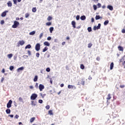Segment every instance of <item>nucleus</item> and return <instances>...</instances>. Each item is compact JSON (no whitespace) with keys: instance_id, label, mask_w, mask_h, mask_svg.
Wrapping results in <instances>:
<instances>
[{"instance_id":"obj_1","label":"nucleus","mask_w":125,"mask_h":125,"mask_svg":"<svg viewBox=\"0 0 125 125\" xmlns=\"http://www.w3.org/2000/svg\"><path fill=\"white\" fill-rule=\"evenodd\" d=\"M37 97H38V95L36 93H33L31 95L30 99L31 100H36Z\"/></svg>"},{"instance_id":"obj_41","label":"nucleus","mask_w":125,"mask_h":125,"mask_svg":"<svg viewBox=\"0 0 125 125\" xmlns=\"http://www.w3.org/2000/svg\"><path fill=\"white\" fill-rule=\"evenodd\" d=\"M42 36H43V33H41L39 36L40 39H42Z\"/></svg>"},{"instance_id":"obj_25","label":"nucleus","mask_w":125,"mask_h":125,"mask_svg":"<svg viewBox=\"0 0 125 125\" xmlns=\"http://www.w3.org/2000/svg\"><path fill=\"white\" fill-rule=\"evenodd\" d=\"M31 44H28L25 46V49H27V48H31Z\"/></svg>"},{"instance_id":"obj_32","label":"nucleus","mask_w":125,"mask_h":125,"mask_svg":"<svg viewBox=\"0 0 125 125\" xmlns=\"http://www.w3.org/2000/svg\"><path fill=\"white\" fill-rule=\"evenodd\" d=\"M80 68L82 70H83V69H84V65H83V64H81Z\"/></svg>"},{"instance_id":"obj_63","label":"nucleus","mask_w":125,"mask_h":125,"mask_svg":"<svg viewBox=\"0 0 125 125\" xmlns=\"http://www.w3.org/2000/svg\"><path fill=\"white\" fill-rule=\"evenodd\" d=\"M58 42V40H57V39H55L54 40V42Z\"/></svg>"},{"instance_id":"obj_54","label":"nucleus","mask_w":125,"mask_h":125,"mask_svg":"<svg viewBox=\"0 0 125 125\" xmlns=\"http://www.w3.org/2000/svg\"><path fill=\"white\" fill-rule=\"evenodd\" d=\"M124 58H125V56L124 57H122V59L120 60V62H122V61H124Z\"/></svg>"},{"instance_id":"obj_8","label":"nucleus","mask_w":125,"mask_h":125,"mask_svg":"<svg viewBox=\"0 0 125 125\" xmlns=\"http://www.w3.org/2000/svg\"><path fill=\"white\" fill-rule=\"evenodd\" d=\"M8 12V11H5L3 13H1V17H5L6 16V14Z\"/></svg>"},{"instance_id":"obj_61","label":"nucleus","mask_w":125,"mask_h":125,"mask_svg":"<svg viewBox=\"0 0 125 125\" xmlns=\"http://www.w3.org/2000/svg\"><path fill=\"white\" fill-rule=\"evenodd\" d=\"M29 88H30V89H33V88H34V86H30Z\"/></svg>"},{"instance_id":"obj_40","label":"nucleus","mask_w":125,"mask_h":125,"mask_svg":"<svg viewBox=\"0 0 125 125\" xmlns=\"http://www.w3.org/2000/svg\"><path fill=\"white\" fill-rule=\"evenodd\" d=\"M40 95H41V96H42V98H44V96H45L46 94H44L42 95V93H40Z\"/></svg>"},{"instance_id":"obj_48","label":"nucleus","mask_w":125,"mask_h":125,"mask_svg":"<svg viewBox=\"0 0 125 125\" xmlns=\"http://www.w3.org/2000/svg\"><path fill=\"white\" fill-rule=\"evenodd\" d=\"M76 20H80V16L79 15H77L76 16Z\"/></svg>"},{"instance_id":"obj_60","label":"nucleus","mask_w":125,"mask_h":125,"mask_svg":"<svg viewBox=\"0 0 125 125\" xmlns=\"http://www.w3.org/2000/svg\"><path fill=\"white\" fill-rule=\"evenodd\" d=\"M96 60L98 61H99V60H100V58L99 57H98L96 59Z\"/></svg>"},{"instance_id":"obj_35","label":"nucleus","mask_w":125,"mask_h":125,"mask_svg":"<svg viewBox=\"0 0 125 125\" xmlns=\"http://www.w3.org/2000/svg\"><path fill=\"white\" fill-rule=\"evenodd\" d=\"M52 20V17H50V16H49L48 18H47V21H50V20Z\"/></svg>"},{"instance_id":"obj_51","label":"nucleus","mask_w":125,"mask_h":125,"mask_svg":"<svg viewBox=\"0 0 125 125\" xmlns=\"http://www.w3.org/2000/svg\"><path fill=\"white\" fill-rule=\"evenodd\" d=\"M43 101L42 100H39V103H40V104H42Z\"/></svg>"},{"instance_id":"obj_29","label":"nucleus","mask_w":125,"mask_h":125,"mask_svg":"<svg viewBox=\"0 0 125 125\" xmlns=\"http://www.w3.org/2000/svg\"><path fill=\"white\" fill-rule=\"evenodd\" d=\"M38 81V76H35L34 79V82H37Z\"/></svg>"},{"instance_id":"obj_20","label":"nucleus","mask_w":125,"mask_h":125,"mask_svg":"<svg viewBox=\"0 0 125 125\" xmlns=\"http://www.w3.org/2000/svg\"><path fill=\"white\" fill-rule=\"evenodd\" d=\"M53 30H54V28L53 27H50L49 31L51 34H52V32H53Z\"/></svg>"},{"instance_id":"obj_55","label":"nucleus","mask_w":125,"mask_h":125,"mask_svg":"<svg viewBox=\"0 0 125 125\" xmlns=\"http://www.w3.org/2000/svg\"><path fill=\"white\" fill-rule=\"evenodd\" d=\"M122 33H123V34H125V29H122Z\"/></svg>"},{"instance_id":"obj_49","label":"nucleus","mask_w":125,"mask_h":125,"mask_svg":"<svg viewBox=\"0 0 125 125\" xmlns=\"http://www.w3.org/2000/svg\"><path fill=\"white\" fill-rule=\"evenodd\" d=\"M14 4H17V0H13Z\"/></svg>"},{"instance_id":"obj_24","label":"nucleus","mask_w":125,"mask_h":125,"mask_svg":"<svg viewBox=\"0 0 125 125\" xmlns=\"http://www.w3.org/2000/svg\"><path fill=\"white\" fill-rule=\"evenodd\" d=\"M108 23H109V21L106 20L104 22V26H106V25H108Z\"/></svg>"},{"instance_id":"obj_26","label":"nucleus","mask_w":125,"mask_h":125,"mask_svg":"<svg viewBox=\"0 0 125 125\" xmlns=\"http://www.w3.org/2000/svg\"><path fill=\"white\" fill-rule=\"evenodd\" d=\"M48 49V48L47 47H45L44 49L42 50L43 52H45Z\"/></svg>"},{"instance_id":"obj_23","label":"nucleus","mask_w":125,"mask_h":125,"mask_svg":"<svg viewBox=\"0 0 125 125\" xmlns=\"http://www.w3.org/2000/svg\"><path fill=\"white\" fill-rule=\"evenodd\" d=\"M111 94H108V95H107V97L106 98V99L107 100H110V99H111Z\"/></svg>"},{"instance_id":"obj_39","label":"nucleus","mask_w":125,"mask_h":125,"mask_svg":"<svg viewBox=\"0 0 125 125\" xmlns=\"http://www.w3.org/2000/svg\"><path fill=\"white\" fill-rule=\"evenodd\" d=\"M97 6H98V8H100V7H101V3H98L97 4Z\"/></svg>"},{"instance_id":"obj_15","label":"nucleus","mask_w":125,"mask_h":125,"mask_svg":"<svg viewBox=\"0 0 125 125\" xmlns=\"http://www.w3.org/2000/svg\"><path fill=\"white\" fill-rule=\"evenodd\" d=\"M118 48L119 50H120V51H124V47H123L121 46H119L118 47Z\"/></svg>"},{"instance_id":"obj_36","label":"nucleus","mask_w":125,"mask_h":125,"mask_svg":"<svg viewBox=\"0 0 125 125\" xmlns=\"http://www.w3.org/2000/svg\"><path fill=\"white\" fill-rule=\"evenodd\" d=\"M25 18H28V17H29V16H30V14H29V13H26L25 14Z\"/></svg>"},{"instance_id":"obj_14","label":"nucleus","mask_w":125,"mask_h":125,"mask_svg":"<svg viewBox=\"0 0 125 125\" xmlns=\"http://www.w3.org/2000/svg\"><path fill=\"white\" fill-rule=\"evenodd\" d=\"M44 45H45L46 46H49V45H50V44L49 43V42H45L43 43Z\"/></svg>"},{"instance_id":"obj_17","label":"nucleus","mask_w":125,"mask_h":125,"mask_svg":"<svg viewBox=\"0 0 125 125\" xmlns=\"http://www.w3.org/2000/svg\"><path fill=\"white\" fill-rule=\"evenodd\" d=\"M96 20H99V19H102V18L100 16L97 15L95 17Z\"/></svg>"},{"instance_id":"obj_7","label":"nucleus","mask_w":125,"mask_h":125,"mask_svg":"<svg viewBox=\"0 0 125 125\" xmlns=\"http://www.w3.org/2000/svg\"><path fill=\"white\" fill-rule=\"evenodd\" d=\"M39 89H40V91H42V90L44 89V85H43L42 84H40L39 85Z\"/></svg>"},{"instance_id":"obj_27","label":"nucleus","mask_w":125,"mask_h":125,"mask_svg":"<svg viewBox=\"0 0 125 125\" xmlns=\"http://www.w3.org/2000/svg\"><path fill=\"white\" fill-rule=\"evenodd\" d=\"M19 100L20 102H22V103H24V101H23V99L22 98V97H20L19 98Z\"/></svg>"},{"instance_id":"obj_19","label":"nucleus","mask_w":125,"mask_h":125,"mask_svg":"<svg viewBox=\"0 0 125 125\" xmlns=\"http://www.w3.org/2000/svg\"><path fill=\"white\" fill-rule=\"evenodd\" d=\"M113 68H114V62H111L110 64V69L113 70Z\"/></svg>"},{"instance_id":"obj_30","label":"nucleus","mask_w":125,"mask_h":125,"mask_svg":"<svg viewBox=\"0 0 125 125\" xmlns=\"http://www.w3.org/2000/svg\"><path fill=\"white\" fill-rule=\"evenodd\" d=\"M36 118L35 117H33L30 119V123H33V122H34V121H35Z\"/></svg>"},{"instance_id":"obj_44","label":"nucleus","mask_w":125,"mask_h":125,"mask_svg":"<svg viewBox=\"0 0 125 125\" xmlns=\"http://www.w3.org/2000/svg\"><path fill=\"white\" fill-rule=\"evenodd\" d=\"M45 108L47 110H49V108H50V106L49 105H48L45 106Z\"/></svg>"},{"instance_id":"obj_53","label":"nucleus","mask_w":125,"mask_h":125,"mask_svg":"<svg viewBox=\"0 0 125 125\" xmlns=\"http://www.w3.org/2000/svg\"><path fill=\"white\" fill-rule=\"evenodd\" d=\"M47 41H50L51 40V37H48L47 38Z\"/></svg>"},{"instance_id":"obj_33","label":"nucleus","mask_w":125,"mask_h":125,"mask_svg":"<svg viewBox=\"0 0 125 125\" xmlns=\"http://www.w3.org/2000/svg\"><path fill=\"white\" fill-rule=\"evenodd\" d=\"M46 26H51V22H48L46 23Z\"/></svg>"},{"instance_id":"obj_62","label":"nucleus","mask_w":125,"mask_h":125,"mask_svg":"<svg viewBox=\"0 0 125 125\" xmlns=\"http://www.w3.org/2000/svg\"><path fill=\"white\" fill-rule=\"evenodd\" d=\"M9 117H10L11 118H13L14 115H9Z\"/></svg>"},{"instance_id":"obj_2","label":"nucleus","mask_w":125,"mask_h":125,"mask_svg":"<svg viewBox=\"0 0 125 125\" xmlns=\"http://www.w3.org/2000/svg\"><path fill=\"white\" fill-rule=\"evenodd\" d=\"M18 26H19V22H18L17 21H15L14 22V24L12 25V27L14 29H15V28H17V27H18Z\"/></svg>"},{"instance_id":"obj_12","label":"nucleus","mask_w":125,"mask_h":125,"mask_svg":"<svg viewBox=\"0 0 125 125\" xmlns=\"http://www.w3.org/2000/svg\"><path fill=\"white\" fill-rule=\"evenodd\" d=\"M7 4L8 7H11V6H12V3L10 1H9L7 2Z\"/></svg>"},{"instance_id":"obj_16","label":"nucleus","mask_w":125,"mask_h":125,"mask_svg":"<svg viewBox=\"0 0 125 125\" xmlns=\"http://www.w3.org/2000/svg\"><path fill=\"white\" fill-rule=\"evenodd\" d=\"M80 19L83 21L86 19V18L85 17V16H82L80 17Z\"/></svg>"},{"instance_id":"obj_21","label":"nucleus","mask_w":125,"mask_h":125,"mask_svg":"<svg viewBox=\"0 0 125 125\" xmlns=\"http://www.w3.org/2000/svg\"><path fill=\"white\" fill-rule=\"evenodd\" d=\"M35 34H36V31H33L29 33V35H30V36H34V35H35Z\"/></svg>"},{"instance_id":"obj_31","label":"nucleus","mask_w":125,"mask_h":125,"mask_svg":"<svg viewBox=\"0 0 125 125\" xmlns=\"http://www.w3.org/2000/svg\"><path fill=\"white\" fill-rule=\"evenodd\" d=\"M32 12H36V11H37V9L36 7H33L32 9Z\"/></svg>"},{"instance_id":"obj_18","label":"nucleus","mask_w":125,"mask_h":125,"mask_svg":"<svg viewBox=\"0 0 125 125\" xmlns=\"http://www.w3.org/2000/svg\"><path fill=\"white\" fill-rule=\"evenodd\" d=\"M71 24L73 28H76V22L75 21H72Z\"/></svg>"},{"instance_id":"obj_11","label":"nucleus","mask_w":125,"mask_h":125,"mask_svg":"<svg viewBox=\"0 0 125 125\" xmlns=\"http://www.w3.org/2000/svg\"><path fill=\"white\" fill-rule=\"evenodd\" d=\"M23 70H24V67L22 66V67H21L17 69V72H19L21 71H23Z\"/></svg>"},{"instance_id":"obj_59","label":"nucleus","mask_w":125,"mask_h":125,"mask_svg":"<svg viewBox=\"0 0 125 125\" xmlns=\"http://www.w3.org/2000/svg\"><path fill=\"white\" fill-rule=\"evenodd\" d=\"M91 22H92V23H93V22H94V18H92L91 19Z\"/></svg>"},{"instance_id":"obj_45","label":"nucleus","mask_w":125,"mask_h":125,"mask_svg":"<svg viewBox=\"0 0 125 125\" xmlns=\"http://www.w3.org/2000/svg\"><path fill=\"white\" fill-rule=\"evenodd\" d=\"M36 57H38L39 58L40 57V53H37L36 55Z\"/></svg>"},{"instance_id":"obj_3","label":"nucleus","mask_w":125,"mask_h":125,"mask_svg":"<svg viewBox=\"0 0 125 125\" xmlns=\"http://www.w3.org/2000/svg\"><path fill=\"white\" fill-rule=\"evenodd\" d=\"M25 44V41L21 40L19 41L18 42V46H20V45H24Z\"/></svg>"},{"instance_id":"obj_38","label":"nucleus","mask_w":125,"mask_h":125,"mask_svg":"<svg viewBox=\"0 0 125 125\" xmlns=\"http://www.w3.org/2000/svg\"><path fill=\"white\" fill-rule=\"evenodd\" d=\"M49 115H53V113L52 112V110H49L48 112Z\"/></svg>"},{"instance_id":"obj_52","label":"nucleus","mask_w":125,"mask_h":125,"mask_svg":"<svg viewBox=\"0 0 125 125\" xmlns=\"http://www.w3.org/2000/svg\"><path fill=\"white\" fill-rule=\"evenodd\" d=\"M4 81V78L2 77L1 79V83H3V82Z\"/></svg>"},{"instance_id":"obj_42","label":"nucleus","mask_w":125,"mask_h":125,"mask_svg":"<svg viewBox=\"0 0 125 125\" xmlns=\"http://www.w3.org/2000/svg\"><path fill=\"white\" fill-rule=\"evenodd\" d=\"M93 8L94 10H96V9H97V6H96V5H94Z\"/></svg>"},{"instance_id":"obj_9","label":"nucleus","mask_w":125,"mask_h":125,"mask_svg":"<svg viewBox=\"0 0 125 125\" xmlns=\"http://www.w3.org/2000/svg\"><path fill=\"white\" fill-rule=\"evenodd\" d=\"M31 104L32 106H36L37 105V102L36 101H31Z\"/></svg>"},{"instance_id":"obj_50","label":"nucleus","mask_w":125,"mask_h":125,"mask_svg":"<svg viewBox=\"0 0 125 125\" xmlns=\"http://www.w3.org/2000/svg\"><path fill=\"white\" fill-rule=\"evenodd\" d=\"M35 87H36V88H38L39 87V83H36Z\"/></svg>"},{"instance_id":"obj_57","label":"nucleus","mask_w":125,"mask_h":125,"mask_svg":"<svg viewBox=\"0 0 125 125\" xmlns=\"http://www.w3.org/2000/svg\"><path fill=\"white\" fill-rule=\"evenodd\" d=\"M15 118V119H18V118H19V116L18 115H16Z\"/></svg>"},{"instance_id":"obj_56","label":"nucleus","mask_w":125,"mask_h":125,"mask_svg":"<svg viewBox=\"0 0 125 125\" xmlns=\"http://www.w3.org/2000/svg\"><path fill=\"white\" fill-rule=\"evenodd\" d=\"M27 53H28V55H29V56L31 55V51L30 50H28L27 51Z\"/></svg>"},{"instance_id":"obj_13","label":"nucleus","mask_w":125,"mask_h":125,"mask_svg":"<svg viewBox=\"0 0 125 125\" xmlns=\"http://www.w3.org/2000/svg\"><path fill=\"white\" fill-rule=\"evenodd\" d=\"M107 7L108 9H109V10H111V11H112L113 9V6L112 5H108Z\"/></svg>"},{"instance_id":"obj_43","label":"nucleus","mask_w":125,"mask_h":125,"mask_svg":"<svg viewBox=\"0 0 125 125\" xmlns=\"http://www.w3.org/2000/svg\"><path fill=\"white\" fill-rule=\"evenodd\" d=\"M9 69L11 71H12L14 69V67L13 66H10Z\"/></svg>"},{"instance_id":"obj_64","label":"nucleus","mask_w":125,"mask_h":125,"mask_svg":"<svg viewBox=\"0 0 125 125\" xmlns=\"http://www.w3.org/2000/svg\"><path fill=\"white\" fill-rule=\"evenodd\" d=\"M63 86H64V84L62 83V84H61V87H63Z\"/></svg>"},{"instance_id":"obj_34","label":"nucleus","mask_w":125,"mask_h":125,"mask_svg":"<svg viewBox=\"0 0 125 125\" xmlns=\"http://www.w3.org/2000/svg\"><path fill=\"white\" fill-rule=\"evenodd\" d=\"M88 32H91L92 31V29H91V27H89L87 28Z\"/></svg>"},{"instance_id":"obj_5","label":"nucleus","mask_w":125,"mask_h":125,"mask_svg":"<svg viewBox=\"0 0 125 125\" xmlns=\"http://www.w3.org/2000/svg\"><path fill=\"white\" fill-rule=\"evenodd\" d=\"M101 27V24L99 23L98 25L97 26H94L93 27L94 31H96V30H99L100 29V27Z\"/></svg>"},{"instance_id":"obj_46","label":"nucleus","mask_w":125,"mask_h":125,"mask_svg":"<svg viewBox=\"0 0 125 125\" xmlns=\"http://www.w3.org/2000/svg\"><path fill=\"white\" fill-rule=\"evenodd\" d=\"M46 72H50V68L49 67H48L46 69Z\"/></svg>"},{"instance_id":"obj_58","label":"nucleus","mask_w":125,"mask_h":125,"mask_svg":"<svg viewBox=\"0 0 125 125\" xmlns=\"http://www.w3.org/2000/svg\"><path fill=\"white\" fill-rule=\"evenodd\" d=\"M1 72H2V73H5V70H4V68H3V69H2Z\"/></svg>"},{"instance_id":"obj_6","label":"nucleus","mask_w":125,"mask_h":125,"mask_svg":"<svg viewBox=\"0 0 125 125\" xmlns=\"http://www.w3.org/2000/svg\"><path fill=\"white\" fill-rule=\"evenodd\" d=\"M12 104V101L10 100L9 101L8 103L7 104V107L10 108V107H11Z\"/></svg>"},{"instance_id":"obj_28","label":"nucleus","mask_w":125,"mask_h":125,"mask_svg":"<svg viewBox=\"0 0 125 125\" xmlns=\"http://www.w3.org/2000/svg\"><path fill=\"white\" fill-rule=\"evenodd\" d=\"M11 110L9 109H7L6 110V112L7 114H10Z\"/></svg>"},{"instance_id":"obj_10","label":"nucleus","mask_w":125,"mask_h":125,"mask_svg":"<svg viewBox=\"0 0 125 125\" xmlns=\"http://www.w3.org/2000/svg\"><path fill=\"white\" fill-rule=\"evenodd\" d=\"M68 88H74L75 89H76V86H75V85H68Z\"/></svg>"},{"instance_id":"obj_22","label":"nucleus","mask_w":125,"mask_h":125,"mask_svg":"<svg viewBox=\"0 0 125 125\" xmlns=\"http://www.w3.org/2000/svg\"><path fill=\"white\" fill-rule=\"evenodd\" d=\"M12 56H13V55L12 54H9L7 55V57L9 59H10L12 57Z\"/></svg>"},{"instance_id":"obj_47","label":"nucleus","mask_w":125,"mask_h":125,"mask_svg":"<svg viewBox=\"0 0 125 125\" xmlns=\"http://www.w3.org/2000/svg\"><path fill=\"white\" fill-rule=\"evenodd\" d=\"M0 24L1 25H3V24H4V21L3 20L1 21Z\"/></svg>"},{"instance_id":"obj_4","label":"nucleus","mask_w":125,"mask_h":125,"mask_svg":"<svg viewBox=\"0 0 125 125\" xmlns=\"http://www.w3.org/2000/svg\"><path fill=\"white\" fill-rule=\"evenodd\" d=\"M35 49L36 51H39L41 49V44L39 43H37L35 46Z\"/></svg>"},{"instance_id":"obj_37","label":"nucleus","mask_w":125,"mask_h":125,"mask_svg":"<svg viewBox=\"0 0 125 125\" xmlns=\"http://www.w3.org/2000/svg\"><path fill=\"white\" fill-rule=\"evenodd\" d=\"M91 46H92V44L91 43H89L88 44V47L89 48H90V47H91Z\"/></svg>"}]
</instances>
